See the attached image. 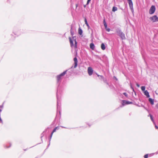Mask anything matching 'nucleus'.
Listing matches in <instances>:
<instances>
[{"instance_id":"f257e3e1","label":"nucleus","mask_w":158,"mask_h":158,"mask_svg":"<svg viewBox=\"0 0 158 158\" xmlns=\"http://www.w3.org/2000/svg\"><path fill=\"white\" fill-rule=\"evenodd\" d=\"M116 33L117 35H119L122 40H125L126 38L125 34L123 33L120 30H118L116 31Z\"/></svg>"},{"instance_id":"f03ea898","label":"nucleus","mask_w":158,"mask_h":158,"mask_svg":"<svg viewBox=\"0 0 158 158\" xmlns=\"http://www.w3.org/2000/svg\"><path fill=\"white\" fill-rule=\"evenodd\" d=\"M67 71V70H66L63 73L57 76V83H60V80L61 79V77L65 74Z\"/></svg>"},{"instance_id":"7ed1b4c3","label":"nucleus","mask_w":158,"mask_h":158,"mask_svg":"<svg viewBox=\"0 0 158 158\" xmlns=\"http://www.w3.org/2000/svg\"><path fill=\"white\" fill-rule=\"evenodd\" d=\"M156 10L155 7L154 6H152L150 8L149 10V13L150 14H153Z\"/></svg>"},{"instance_id":"20e7f679","label":"nucleus","mask_w":158,"mask_h":158,"mask_svg":"<svg viewBox=\"0 0 158 158\" xmlns=\"http://www.w3.org/2000/svg\"><path fill=\"white\" fill-rule=\"evenodd\" d=\"M150 19L153 22H155L158 21V18L156 15H155L150 18Z\"/></svg>"},{"instance_id":"39448f33","label":"nucleus","mask_w":158,"mask_h":158,"mask_svg":"<svg viewBox=\"0 0 158 158\" xmlns=\"http://www.w3.org/2000/svg\"><path fill=\"white\" fill-rule=\"evenodd\" d=\"M128 3L129 4V7L132 11V12H133V3L131 0H129L128 1Z\"/></svg>"},{"instance_id":"423d86ee","label":"nucleus","mask_w":158,"mask_h":158,"mask_svg":"<svg viewBox=\"0 0 158 158\" xmlns=\"http://www.w3.org/2000/svg\"><path fill=\"white\" fill-rule=\"evenodd\" d=\"M88 72L89 75L90 76L92 75L93 73V70L92 68L89 67L88 69Z\"/></svg>"},{"instance_id":"0eeeda50","label":"nucleus","mask_w":158,"mask_h":158,"mask_svg":"<svg viewBox=\"0 0 158 158\" xmlns=\"http://www.w3.org/2000/svg\"><path fill=\"white\" fill-rule=\"evenodd\" d=\"M73 60L74 61V68H75L77 65V60L76 57H75L74 59Z\"/></svg>"},{"instance_id":"6e6552de","label":"nucleus","mask_w":158,"mask_h":158,"mask_svg":"<svg viewBox=\"0 0 158 158\" xmlns=\"http://www.w3.org/2000/svg\"><path fill=\"white\" fill-rule=\"evenodd\" d=\"M122 102H123L122 104L123 106L132 103V102H130L129 101H127L125 100H123L122 101Z\"/></svg>"},{"instance_id":"1a4fd4ad","label":"nucleus","mask_w":158,"mask_h":158,"mask_svg":"<svg viewBox=\"0 0 158 158\" xmlns=\"http://www.w3.org/2000/svg\"><path fill=\"white\" fill-rule=\"evenodd\" d=\"M144 94L147 97L149 98L150 97L149 93L147 90H145L144 91Z\"/></svg>"},{"instance_id":"9d476101","label":"nucleus","mask_w":158,"mask_h":158,"mask_svg":"<svg viewBox=\"0 0 158 158\" xmlns=\"http://www.w3.org/2000/svg\"><path fill=\"white\" fill-rule=\"evenodd\" d=\"M90 47L91 49L94 50L95 48V46L94 44L93 43H91L90 44Z\"/></svg>"},{"instance_id":"9b49d317","label":"nucleus","mask_w":158,"mask_h":158,"mask_svg":"<svg viewBox=\"0 0 158 158\" xmlns=\"http://www.w3.org/2000/svg\"><path fill=\"white\" fill-rule=\"evenodd\" d=\"M70 41V43L71 45V47H72L73 46V40H72L71 38L70 37H69V38Z\"/></svg>"},{"instance_id":"f8f14e48","label":"nucleus","mask_w":158,"mask_h":158,"mask_svg":"<svg viewBox=\"0 0 158 158\" xmlns=\"http://www.w3.org/2000/svg\"><path fill=\"white\" fill-rule=\"evenodd\" d=\"M101 48L102 50H105L106 49V47L104 43H102L101 45Z\"/></svg>"},{"instance_id":"ddd939ff","label":"nucleus","mask_w":158,"mask_h":158,"mask_svg":"<svg viewBox=\"0 0 158 158\" xmlns=\"http://www.w3.org/2000/svg\"><path fill=\"white\" fill-rule=\"evenodd\" d=\"M148 100H149V101L150 103L152 105H153L154 104V100L153 99H152L151 98H149Z\"/></svg>"},{"instance_id":"4468645a","label":"nucleus","mask_w":158,"mask_h":158,"mask_svg":"<svg viewBox=\"0 0 158 158\" xmlns=\"http://www.w3.org/2000/svg\"><path fill=\"white\" fill-rule=\"evenodd\" d=\"M78 33L80 35H81L82 34V31L80 27L78 29Z\"/></svg>"},{"instance_id":"2eb2a0df","label":"nucleus","mask_w":158,"mask_h":158,"mask_svg":"<svg viewBox=\"0 0 158 158\" xmlns=\"http://www.w3.org/2000/svg\"><path fill=\"white\" fill-rule=\"evenodd\" d=\"M56 129H55V128L52 131V132L51 134V135H50V139H51V138H52V134H53V133L54 132H55L56 131Z\"/></svg>"},{"instance_id":"dca6fc26","label":"nucleus","mask_w":158,"mask_h":158,"mask_svg":"<svg viewBox=\"0 0 158 158\" xmlns=\"http://www.w3.org/2000/svg\"><path fill=\"white\" fill-rule=\"evenodd\" d=\"M85 24L86 25V26L88 27V28H89V24H88V23H87V19L86 18H85Z\"/></svg>"},{"instance_id":"f3484780","label":"nucleus","mask_w":158,"mask_h":158,"mask_svg":"<svg viewBox=\"0 0 158 158\" xmlns=\"http://www.w3.org/2000/svg\"><path fill=\"white\" fill-rule=\"evenodd\" d=\"M117 8L115 6H113L112 8V11L113 12H115L117 10Z\"/></svg>"},{"instance_id":"a211bd4d","label":"nucleus","mask_w":158,"mask_h":158,"mask_svg":"<svg viewBox=\"0 0 158 158\" xmlns=\"http://www.w3.org/2000/svg\"><path fill=\"white\" fill-rule=\"evenodd\" d=\"M103 24H104V26L105 28H106L107 27V25L106 23V22L105 20V19H104V20H103Z\"/></svg>"},{"instance_id":"6ab92c4d","label":"nucleus","mask_w":158,"mask_h":158,"mask_svg":"<svg viewBox=\"0 0 158 158\" xmlns=\"http://www.w3.org/2000/svg\"><path fill=\"white\" fill-rule=\"evenodd\" d=\"M73 40H74V42H75V47L76 48L77 46V43L76 41V39H74V38L73 37Z\"/></svg>"},{"instance_id":"aec40b11","label":"nucleus","mask_w":158,"mask_h":158,"mask_svg":"<svg viewBox=\"0 0 158 158\" xmlns=\"http://www.w3.org/2000/svg\"><path fill=\"white\" fill-rule=\"evenodd\" d=\"M141 89L142 91H144L145 89V87L144 86H142L141 87Z\"/></svg>"},{"instance_id":"412c9836","label":"nucleus","mask_w":158,"mask_h":158,"mask_svg":"<svg viewBox=\"0 0 158 158\" xmlns=\"http://www.w3.org/2000/svg\"><path fill=\"white\" fill-rule=\"evenodd\" d=\"M149 115H150V117L151 120L153 122H154V120H153V118H152V115L150 114Z\"/></svg>"},{"instance_id":"4be33fe9","label":"nucleus","mask_w":158,"mask_h":158,"mask_svg":"<svg viewBox=\"0 0 158 158\" xmlns=\"http://www.w3.org/2000/svg\"><path fill=\"white\" fill-rule=\"evenodd\" d=\"M98 75V77L100 76V78H101V79H103V81H105V80H104V77H103V76H100V75Z\"/></svg>"},{"instance_id":"5701e85b","label":"nucleus","mask_w":158,"mask_h":158,"mask_svg":"<svg viewBox=\"0 0 158 158\" xmlns=\"http://www.w3.org/2000/svg\"><path fill=\"white\" fill-rule=\"evenodd\" d=\"M105 29L108 32L110 31V29L109 28H107V27L106 28H105Z\"/></svg>"},{"instance_id":"b1692460","label":"nucleus","mask_w":158,"mask_h":158,"mask_svg":"<svg viewBox=\"0 0 158 158\" xmlns=\"http://www.w3.org/2000/svg\"><path fill=\"white\" fill-rule=\"evenodd\" d=\"M91 0H87V4H86L87 5H88L89 3L91 1Z\"/></svg>"},{"instance_id":"393cba45","label":"nucleus","mask_w":158,"mask_h":158,"mask_svg":"<svg viewBox=\"0 0 158 158\" xmlns=\"http://www.w3.org/2000/svg\"><path fill=\"white\" fill-rule=\"evenodd\" d=\"M148 154H146L145 155L144 157V158H147L148 157Z\"/></svg>"},{"instance_id":"a878e982","label":"nucleus","mask_w":158,"mask_h":158,"mask_svg":"<svg viewBox=\"0 0 158 158\" xmlns=\"http://www.w3.org/2000/svg\"><path fill=\"white\" fill-rule=\"evenodd\" d=\"M123 94L125 95V96L126 97H127V93H123Z\"/></svg>"},{"instance_id":"bb28decb","label":"nucleus","mask_w":158,"mask_h":158,"mask_svg":"<svg viewBox=\"0 0 158 158\" xmlns=\"http://www.w3.org/2000/svg\"><path fill=\"white\" fill-rule=\"evenodd\" d=\"M70 32L71 33V35H73V32H72V28H71V29L70 30Z\"/></svg>"},{"instance_id":"cd10ccee","label":"nucleus","mask_w":158,"mask_h":158,"mask_svg":"<svg viewBox=\"0 0 158 158\" xmlns=\"http://www.w3.org/2000/svg\"><path fill=\"white\" fill-rule=\"evenodd\" d=\"M2 106H0V108H2ZM2 111V110L1 109H0V113H1V111Z\"/></svg>"},{"instance_id":"c85d7f7f","label":"nucleus","mask_w":158,"mask_h":158,"mask_svg":"<svg viewBox=\"0 0 158 158\" xmlns=\"http://www.w3.org/2000/svg\"><path fill=\"white\" fill-rule=\"evenodd\" d=\"M136 85L138 87H139L140 85H139L138 83H136Z\"/></svg>"},{"instance_id":"c756f323","label":"nucleus","mask_w":158,"mask_h":158,"mask_svg":"<svg viewBox=\"0 0 158 158\" xmlns=\"http://www.w3.org/2000/svg\"><path fill=\"white\" fill-rule=\"evenodd\" d=\"M55 129H56V130H58L59 129V127H56L55 128Z\"/></svg>"},{"instance_id":"7c9ffc66","label":"nucleus","mask_w":158,"mask_h":158,"mask_svg":"<svg viewBox=\"0 0 158 158\" xmlns=\"http://www.w3.org/2000/svg\"><path fill=\"white\" fill-rule=\"evenodd\" d=\"M156 107H157V108H158V103H157V104L156 105Z\"/></svg>"},{"instance_id":"2f4dec72","label":"nucleus","mask_w":158,"mask_h":158,"mask_svg":"<svg viewBox=\"0 0 158 158\" xmlns=\"http://www.w3.org/2000/svg\"><path fill=\"white\" fill-rule=\"evenodd\" d=\"M155 127H156V129L158 128V127L156 126H155Z\"/></svg>"},{"instance_id":"473e14b6","label":"nucleus","mask_w":158,"mask_h":158,"mask_svg":"<svg viewBox=\"0 0 158 158\" xmlns=\"http://www.w3.org/2000/svg\"><path fill=\"white\" fill-rule=\"evenodd\" d=\"M58 101H57V106H58Z\"/></svg>"},{"instance_id":"72a5a7b5","label":"nucleus","mask_w":158,"mask_h":158,"mask_svg":"<svg viewBox=\"0 0 158 158\" xmlns=\"http://www.w3.org/2000/svg\"><path fill=\"white\" fill-rule=\"evenodd\" d=\"M131 88L132 89H133V91H134V89H133V88L131 86Z\"/></svg>"},{"instance_id":"f704fd0d","label":"nucleus","mask_w":158,"mask_h":158,"mask_svg":"<svg viewBox=\"0 0 158 158\" xmlns=\"http://www.w3.org/2000/svg\"><path fill=\"white\" fill-rule=\"evenodd\" d=\"M129 0H127V1H129Z\"/></svg>"}]
</instances>
